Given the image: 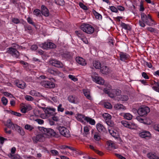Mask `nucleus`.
Here are the masks:
<instances>
[{"instance_id":"1","label":"nucleus","mask_w":159,"mask_h":159,"mask_svg":"<svg viewBox=\"0 0 159 159\" xmlns=\"http://www.w3.org/2000/svg\"><path fill=\"white\" fill-rule=\"evenodd\" d=\"M141 17L142 21L140 20L139 21V24L141 26L144 27L145 26V23L149 26H152L153 23L151 21H153L154 20L152 19L150 15L148 14L147 16L144 13H142L141 14Z\"/></svg>"},{"instance_id":"2","label":"nucleus","mask_w":159,"mask_h":159,"mask_svg":"<svg viewBox=\"0 0 159 159\" xmlns=\"http://www.w3.org/2000/svg\"><path fill=\"white\" fill-rule=\"evenodd\" d=\"M38 129L44 135H47L48 137L51 136L57 137L56 133L54 131L53 129H51L39 127Z\"/></svg>"},{"instance_id":"3","label":"nucleus","mask_w":159,"mask_h":159,"mask_svg":"<svg viewBox=\"0 0 159 159\" xmlns=\"http://www.w3.org/2000/svg\"><path fill=\"white\" fill-rule=\"evenodd\" d=\"M104 91L105 93L108 94V96L111 98H114L116 95H119L121 93V91L117 89H112L110 91L109 89H104Z\"/></svg>"},{"instance_id":"4","label":"nucleus","mask_w":159,"mask_h":159,"mask_svg":"<svg viewBox=\"0 0 159 159\" xmlns=\"http://www.w3.org/2000/svg\"><path fill=\"white\" fill-rule=\"evenodd\" d=\"M80 28L83 31L88 34H92L94 31V28L89 24H84L81 26Z\"/></svg>"},{"instance_id":"5","label":"nucleus","mask_w":159,"mask_h":159,"mask_svg":"<svg viewBox=\"0 0 159 159\" xmlns=\"http://www.w3.org/2000/svg\"><path fill=\"white\" fill-rule=\"evenodd\" d=\"M60 134L63 136L68 137L70 136V132L68 129L63 126L58 125L57 127Z\"/></svg>"},{"instance_id":"6","label":"nucleus","mask_w":159,"mask_h":159,"mask_svg":"<svg viewBox=\"0 0 159 159\" xmlns=\"http://www.w3.org/2000/svg\"><path fill=\"white\" fill-rule=\"evenodd\" d=\"M102 117L108 125L110 127H113L114 126V123L111 120V116L107 113H104L102 115Z\"/></svg>"},{"instance_id":"7","label":"nucleus","mask_w":159,"mask_h":159,"mask_svg":"<svg viewBox=\"0 0 159 159\" xmlns=\"http://www.w3.org/2000/svg\"><path fill=\"white\" fill-rule=\"evenodd\" d=\"M150 111V109L148 107L144 106L139 108L137 111L139 115L142 116L146 115Z\"/></svg>"},{"instance_id":"8","label":"nucleus","mask_w":159,"mask_h":159,"mask_svg":"<svg viewBox=\"0 0 159 159\" xmlns=\"http://www.w3.org/2000/svg\"><path fill=\"white\" fill-rule=\"evenodd\" d=\"M93 81L97 84L103 85L104 83V80L102 78L98 76V75L96 72H94L93 75L92 76Z\"/></svg>"},{"instance_id":"9","label":"nucleus","mask_w":159,"mask_h":159,"mask_svg":"<svg viewBox=\"0 0 159 159\" xmlns=\"http://www.w3.org/2000/svg\"><path fill=\"white\" fill-rule=\"evenodd\" d=\"M7 52L16 58H18L19 57V52L17 50L13 48L10 47L7 48Z\"/></svg>"},{"instance_id":"10","label":"nucleus","mask_w":159,"mask_h":159,"mask_svg":"<svg viewBox=\"0 0 159 159\" xmlns=\"http://www.w3.org/2000/svg\"><path fill=\"white\" fill-rule=\"evenodd\" d=\"M43 110L44 111L47 116L49 117L55 115L56 109L54 108L43 107Z\"/></svg>"},{"instance_id":"11","label":"nucleus","mask_w":159,"mask_h":159,"mask_svg":"<svg viewBox=\"0 0 159 159\" xmlns=\"http://www.w3.org/2000/svg\"><path fill=\"white\" fill-rule=\"evenodd\" d=\"M49 63L54 66L58 68H62L63 64L60 61L55 59H52L49 61Z\"/></svg>"},{"instance_id":"12","label":"nucleus","mask_w":159,"mask_h":159,"mask_svg":"<svg viewBox=\"0 0 159 159\" xmlns=\"http://www.w3.org/2000/svg\"><path fill=\"white\" fill-rule=\"evenodd\" d=\"M32 140L34 143H37L38 142H43L44 139V136L42 134H38L33 137Z\"/></svg>"},{"instance_id":"13","label":"nucleus","mask_w":159,"mask_h":159,"mask_svg":"<svg viewBox=\"0 0 159 159\" xmlns=\"http://www.w3.org/2000/svg\"><path fill=\"white\" fill-rule=\"evenodd\" d=\"M41 84L43 87L48 88H52L55 87V84L53 83L45 80L42 81Z\"/></svg>"},{"instance_id":"14","label":"nucleus","mask_w":159,"mask_h":159,"mask_svg":"<svg viewBox=\"0 0 159 159\" xmlns=\"http://www.w3.org/2000/svg\"><path fill=\"white\" fill-rule=\"evenodd\" d=\"M136 119L139 122L144 124L150 125L152 123V121L149 118L143 119L139 116L136 117Z\"/></svg>"},{"instance_id":"15","label":"nucleus","mask_w":159,"mask_h":159,"mask_svg":"<svg viewBox=\"0 0 159 159\" xmlns=\"http://www.w3.org/2000/svg\"><path fill=\"white\" fill-rule=\"evenodd\" d=\"M5 125L10 129H14L16 128V125H17V124H14L11 121L10 119H8L7 120Z\"/></svg>"},{"instance_id":"16","label":"nucleus","mask_w":159,"mask_h":159,"mask_svg":"<svg viewBox=\"0 0 159 159\" xmlns=\"http://www.w3.org/2000/svg\"><path fill=\"white\" fill-rule=\"evenodd\" d=\"M41 13L45 16H48L49 15V12L48 9L44 5H42L41 7Z\"/></svg>"},{"instance_id":"17","label":"nucleus","mask_w":159,"mask_h":159,"mask_svg":"<svg viewBox=\"0 0 159 159\" xmlns=\"http://www.w3.org/2000/svg\"><path fill=\"white\" fill-rule=\"evenodd\" d=\"M120 60L122 61H124L129 59V56L126 53L120 52Z\"/></svg>"},{"instance_id":"18","label":"nucleus","mask_w":159,"mask_h":159,"mask_svg":"<svg viewBox=\"0 0 159 159\" xmlns=\"http://www.w3.org/2000/svg\"><path fill=\"white\" fill-rule=\"evenodd\" d=\"M96 128L98 132L100 133L104 132L106 131L105 128L101 124H97L96 125Z\"/></svg>"},{"instance_id":"19","label":"nucleus","mask_w":159,"mask_h":159,"mask_svg":"<svg viewBox=\"0 0 159 159\" xmlns=\"http://www.w3.org/2000/svg\"><path fill=\"white\" fill-rule=\"evenodd\" d=\"M83 91L85 96L86 98L89 100H91L92 98L90 95V90L88 89H83Z\"/></svg>"},{"instance_id":"20","label":"nucleus","mask_w":159,"mask_h":159,"mask_svg":"<svg viewBox=\"0 0 159 159\" xmlns=\"http://www.w3.org/2000/svg\"><path fill=\"white\" fill-rule=\"evenodd\" d=\"M139 135L142 138H146L150 137L151 134L149 131L143 130L139 134Z\"/></svg>"},{"instance_id":"21","label":"nucleus","mask_w":159,"mask_h":159,"mask_svg":"<svg viewBox=\"0 0 159 159\" xmlns=\"http://www.w3.org/2000/svg\"><path fill=\"white\" fill-rule=\"evenodd\" d=\"M62 56V57L67 59H71L72 58L73 54L71 52H64Z\"/></svg>"},{"instance_id":"22","label":"nucleus","mask_w":159,"mask_h":159,"mask_svg":"<svg viewBox=\"0 0 159 159\" xmlns=\"http://www.w3.org/2000/svg\"><path fill=\"white\" fill-rule=\"evenodd\" d=\"M76 60L78 63L82 66H84L86 64L84 59L81 57H76Z\"/></svg>"},{"instance_id":"23","label":"nucleus","mask_w":159,"mask_h":159,"mask_svg":"<svg viewBox=\"0 0 159 159\" xmlns=\"http://www.w3.org/2000/svg\"><path fill=\"white\" fill-rule=\"evenodd\" d=\"M68 99L69 102L72 103H76L78 102L77 98L72 95L69 96Z\"/></svg>"},{"instance_id":"24","label":"nucleus","mask_w":159,"mask_h":159,"mask_svg":"<svg viewBox=\"0 0 159 159\" xmlns=\"http://www.w3.org/2000/svg\"><path fill=\"white\" fill-rule=\"evenodd\" d=\"M75 33L82 40H86V39L84 37V35L81 31H75Z\"/></svg>"},{"instance_id":"25","label":"nucleus","mask_w":159,"mask_h":159,"mask_svg":"<svg viewBox=\"0 0 159 159\" xmlns=\"http://www.w3.org/2000/svg\"><path fill=\"white\" fill-rule=\"evenodd\" d=\"M100 71L104 74H107L109 72V68L106 66H103L101 67Z\"/></svg>"},{"instance_id":"26","label":"nucleus","mask_w":159,"mask_h":159,"mask_svg":"<svg viewBox=\"0 0 159 159\" xmlns=\"http://www.w3.org/2000/svg\"><path fill=\"white\" fill-rule=\"evenodd\" d=\"M16 127L15 128L16 130L18 131V133L21 135L22 136L24 135L25 134V133L24 129H22L21 127L18 126V125H16Z\"/></svg>"},{"instance_id":"27","label":"nucleus","mask_w":159,"mask_h":159,"mask_svg":"<svg viewBox=\"0 0 159 159\" xmlns=\"http://www.w3.org/2000/svg\"><path fill=\"white\" fill-rule=\"evenodd\" d=\"M114 107L116 110H124L125 109V107L121 104H116L114 106Z\"/></svg>"},{"instance_id":"28","label":"nucleus","mask_w":159,"mask_h":159,"mask_svg":"<svg viewBox=\"0 0 159 159\" xmlns=\"http://www.w3.org/2000/svg\"><path fill=\"white\" fill-rule=\"evenodd\" d=\"M16 85L19 88L24 89L25 87V83L23 81L19 82L16 83Z\"/></svg>"},{"instance_id":"29","label":"nucleus","mask_w":159,"mask_h":159,"mask_svg":"<svg viewBox=\"0 0 159 159\" xmlns=\"http://www.w3.org/2000/svg\"><path fill=\"white\" fill-rule=\"evenodd\" d=\"M84 120L88 122H89L90 124L92 125H94L95 124V120L89 117H85Z\"/></svg>"},{"instance_id":"30","label":"nucleus","mask_w":159,"mask_h":159,"mask_svg":"<svg viewBox=\"0 0 159 159\" xmlns=\"http://www.w3.org/2000/svg\"><path fill=\"white\" fill-rule=\"evenodd\" d=\"M85 117L84 115L80 114H78L77 116L76 117V118L77 120L83 123L84 122L83 119L84 120V118Z\"/></svg>"},{"instance_id":"31","label":"nucleus","mask_w":159,"mask_h":159,"mask_svg":"<svg viewBox=\"0 0 159 159\" xmlns=\"http://www.w3.org/2000/svg\"><path fill=\"white\" fill-rule=\"evenodd\" d=\"M47 71L51 74L54 75H58L60 73L58 71L54 70L51 68L48 69Z\"/></svg>"},{"instance_id":"32","label":"nucleus","mask_w":159,"mask_h":159,"mask_svg":"<svg viewBox=\"0 0 159 159\" xmlns=\"http://www.w3.org/2000/svg\"><path fill=\"white\" fill-rule=\"evenodd\" d=\"M121 27L126 30H130L131 28L129 25L126 24L124 23L121 22L120 24Z\"/></svg>"},{"instance_id":"33","label":"nucleus","mask_w":159,"mask_h":159,"mask_svg":"<svg viewBox=\"0 0 159 159\" xmlns=\"http://www.w3.org/2000/svg\"><path fill=\"white\" fill-rule=\"evenodd\" d=\"M153 84L155 86H153L152 88L155 91L159 93V82H156L154 81Z\"/></svg>"},{"instance_id":"34","label":"nucleus","mask_w":159,"mask_h":159,"mask_svg":"<svg viewBox=\"0 0 159 159\" xmlns=\"http://www.w3.org/2000/svg\"><path fill=\"white\" fill-rule=\"evenodd\" d=\"M148 157L150 159H158V157L156 155L155 153H149L148 155Z\"/></svg>"},{"instance_id":"35","label":"nucleus","mask_w":159,"mask_h":159,"mask_svg":"<svg viewBox=\"0 0 159 159\" xmlns=\"http://www.w3.org/2000/svg\"><path fill=\"white\" fill-rule=\"evenodd\" d=\"M121 124L125 127L129 129H132L131 125L128 121L122 120L121 121Z\"/></svg>"},{"instance_id":"36","label":"nucleus","mask_w":159,"mask_h":159,"mask_svg":"<svg viewBox=\"0 0 159 159\" xmlns=\"http://www.w3.org/2000/svg\"><path fill=\"white\" fill-rule=\"evenodd\" d=\"M93 12L96 19L99 20H101L102 19L101 15L97 12L96 11L93 10Z\"/></svg>"},{"instance_id":"37","label":"nucleus","mask_w":159,"mask_h":159,"mask_svg":"<svg viewBox=\"0 0 159 159\" xmlns=\"http://www.w3.org/2000/svg\"><path fill=\"white\" fill-rule=\"evenodd\" d=\"M119 98L120 101H126L128 99V97L125 95H119Z\"/></svg>"},{"instance_id":"38","label":"nucleus","mask_w":159,"mask_h":159,"mask_svg":"<svg viewBox=\"0 0 159 159\" xmlns=\"http://www.w3.org/2000/svg\"><path fill=\"white\" fill-rule=\"evenodd\" d=\"M93 66L97 69H99L101 67V64L98 61H95L93 63Z\"/></svg>"},{"instance_id":"39","label":"nucleus","mask_w":159,"mask_h":159,"mask_svg":"<svg viewBox=\"0 0 159 159\" xmlns=\"http://www.w3.org/2000/svg\"><path fill=\"white\" fill-rule=\"evenodd\" d=\"M48 42H44L39 44V46L44 49H48Z\"/></svg>"},{"instance_id":"40","label":"nucleus","mask_w":159,"mask_h":159,"mask_svg":"<svg viewBox=\"0 0 159 159\" xmlns=\"http://www.w3.org/2000/svg\"><path fill=\"white\" fill-rule=\"evenodd\" d=\"M8 156L11 159H20V157L19 156L12 154L10 153L8 155Z\"/></svg>"},{"instance_id":"41","label":"nucleus","mask_w":159,"mask_h":159,"mask_svg":"<svg viewBox=\"0 0 159 159\" xmlns=\"http://www.w3.org/2000/svg\"><path fill=\"white\" fill-rule=\"evenodd\" d=\"M89 148L91 149L94 151L96 153L98 154V155L101 156H102L103 155V153L102 152L95 149L94 147L92 145H90L89 146Z\"/></svg>"},{"instance_id":"42","label":"nucleus","mask_w":159,"mask_h":159,"mask_svg":"<svg viewBox=\"0 0 159 159\" xmlns=\"http://www.w3.org/2000/svg\"><path fill=\"white\" fill-rule=\"evenodd\" d=\"M67 148L69 149L70 150L73 151H75V149L73 147H70L69 146H67V145H62L60 147L61 149H66V148Z\"/></svg>"},{"instance_id":"43","label":"nucleus","mask_w":159,"mask_h":159,"mask_svg":"<svg viewBox=\"0 0 159 159\" xmlns=\"http://www.w3.org/2000/svg\"><path fill=\"white\" fill-rule=\"evenodd\" d=\"M30 93L31 95L36 96H39L40 95V93H39L34 90H31L30 92Z\"/></svg>"},{"instance_id":"44","label":"nucleus","mask_w":159,"mask_h":159,"mask_svg":"<svg viewBox=\"0 0 159 159\" xmlns=\"http://www.w3.org/2000/svg\"><path fill=\"white\" fill-rule=\"evenodd\" d=\"M124 117L125 119L130 120L132 119V116L130 113H127L124 115Z\"/></svg>"},{"instance_id":"45","label":"nucleus","mask_w":159,"mask_h":159,"mask_svg":"<svg viewBox=\"0 0 159 159\" xmlns=\"http://www.w3.org/2000/svg\"><path fill=\"white\" fill-rule=\"evenodd\" d=\"M8 111V112L17 116H20L21 115V114L20 113L15 112L12 110H9Z\"/></svg>"},{"instance_id":"46","label":"nucleus","mask_w":159,"mask_h":159,"mask_svg":"<svg viewBox=\"0 0 159 159\" xmlns=\"http://www.w3.org/2000/svg\"><path fill=\"white\" fill-rule=\"evenodd\" d=\"M33 13L36 16H39L41 15V11L40 10L36 9L34 10Z\"/></svg>"},{"instance_id":"47","label":"nucleus","mask_w":159,"mask_h":159,"mask_svg":"<svg viewBox=\"0 0 159 159\" xmlns=\"http://www.w3.org/2000/svg\"><path fill=\"white\" fill-rule=\"evenodd\" d=\"M54 1L57 4L60 5H62L64 3V0H54Z\"/></svg>"},{"instance_id":"48","label":"nucleus","mask_w":159,"mask_h":159,"mask_svg":"<svg viewBox=\"0 0 159 159\" xmlns=\"http://www.w3.org/2000/svg\"><path fill=\"white\" fill-rule=\"evenodd\" d=\"M104 106L107 109H111L112 108L111 105L110 103L108 102L104 103Z\"/></svg>"},{"instance_id":"49","label":"nucleus","mask_w":159,"mask_h":159,"mask_svg":"<svg viewBox=\"0 0 159 159\" xmlns=\"http://www.w3.org/2000/svg\"><path fill=\"white\" fill-rule=\"evenodd\" d=\"M48 48H56V45L52 43L48 42Z\"/></svg>"},{"instance_id":"50","label":"nucleus","mask_w":159,"mask_h":159,"mask_svg":"<svg viewBox=\"0 0 159 159\" xmlns=\"http://www.w3.org/2000/svg\"><path fill=\"white\" fill-rule=\"evenodd\" d=\"M25 129L29 130L30 131H31L34 129L33 126L29 124H26L25 125Z\"/></svg>"},{"instance_id":"51","label":"nucleus","mask_w":159,"mask_h":159,"mask_svg":"<svg viewBox=\"0 0 159 159\" xmlns=\"http://www.w3.org/2000/svg\"><path fill=\"white\" fill-rule=\"evenodd\" d=\"M84 133H83V135L84 136H86V135L89 134V129L88 127L87 126H85L84 127Z\"/></svg>"},{"instance_id":"52","label":"nucleus","mask_w":159,"mask_h":159,"mask_svg":"<svg viewBox=\"0 0 159 159\" xmlns=\"http://www.w3.org/2000/svg\"><path fill=\"white\" fill-rule=\"evenodd\" d=\"M27 21L28 23L34 26H35V24L34 22L33 21L32 19L30 18V17H28L27 18Z\"/></svg>"},{"instance_id":"53","label":"nucleus","mask_w":159,"mask_h":159,"mask_svg":"<svg viewBox=\"0 0 159 159\" xmlns=\"http://www.w3.org/2000/svg\"><path fill=\"white\" fill-rule=\"evenodd\" d=\"M1 101L3 105L6 106L7 104L8 101L7 99L5 97H2L1 99Z\"/></svg>"},{"instance_id":"54","label":"nucleus","mask_w":159,"mask_h":159,"mask_svg":"<svg viewBox=\"0 0 159 159\" xmlns=\"http://www.w3.org/2000/svg\"><path fill=\"white\" fill-rule=\"evenodd\" d=\"M62 105L61 104H59L57 107V111H58L62 112L64 111V109L62 107Z\"/></svg>"},{"instance_id":"55","label":"nucleus","mask_w":159,"mask_h":159,"mask_svg":"<svg viewBox=\"0 0 159 159\" xmlns=\"http://www.w3.org/2000/svg\"><path fill=\"white\" fill-rule=\"evenodd\" d=\"M79 5L81 8L84 10H87L88 9L87 7L82 2H80L79 3Z\"/></svg>"},{"instance_id":"56","label":"nucleus","mask_w":159,"mask_h":159,"mask_svg":"<svg viewBox=\"0 0 159 159\" xmlns=\"http://www.w3.org/2000/svg\"><path fill=\"white\" fill-rule=\"evenodd\" d=\"M68 77L70 79H71L72 80L74 81H76L78 80L77 78L75 77V76L72 75H69Z\"/></svg>"},{"instance_id":"57","label":"nucleus","mask_w":159,"mask_h":159,"mask_svg":"<svg viewBox=\"0 0 159 159\" xmlns=\"http://www.w3.org/2000/svg\"><path fill=\"white\" fill-rule=\"evenodd\" d=\"M25 30V31L28 30L30 31L32 30V27L29 25H25L24 26Z\"/></svg>"},{"instance_id":"58","label":"nucleus","mask_w":159,"mask_h":159,"mask_svg":"<svg viewBox=\"0 0 159 159\" xmlns=\"http://www.w3.org/2000/svg\"><path fill=\"white\" fill-rule=\"evenodd\" d=\"M110 8L111 11L113 12L117 13L118 12L117 8H116L114 6H112L110 7Z\"/></svg>"},{"instance_id":"59","label":"nucleus","mask_w":159,"mask_h":159,"mask_svg":"<svg viewBox=\"0 0 159 159\" xmlns=\"http://www.w3.org/2000/svg\"><path fill=\"white\" fill-rule=\"evenodd\" d=\"M12 21L16 24H18L20 22V20L18 18H12Z\"/></svg>"},{"instance_id":"60","label":"nucleus","mask_w":159,"mask_h":159,"mask_svg":"<svg viewBox=\"0 0 159 159\" xmlns=\"http://www.w3.org/2000/svg\"><path fill=\"white\" fill-rule=\"evenodd\" d=\"M25 99L26 100L28 101H32L34 100V98L31 96L27 95L26 96Z\"/></svg>"},{"instance_id":"61","label":"nucleus","mask_w":159,"mask_h":159,"mask_svg":"<svg viewBox=\"0 0 159 159\" xmlns=\"http://www.w3.org/2000/svg\"><path fill=\"white\" fill-rule=\"evenodd\" d=\"M35 121L40 125H42L44 123V121L42 119H37L35 120Z\"/></svg>"},{"instance_id":"62","label":"nucleus","mask_w":159,"mask_h":159,"mask_svg":"<svg viewBox=\"0 0 159 159\" xmlns=\"http://www.w3.org/2000/svg\"><path fill=\"white\" fill-rule=\"evenodd\" d=\"M107 145L111 148H115V144L111 141L108 142L107 143Z\"/></svg>"},{"instance_id":"63","label":"nucleus","mask_w":159,"mask_h":159,"mask_svg":"<svg viewBox=\"0 0 159 159\" xmlns=\"http://www.w3.org/2000/svg\"><path fill=\"white\" fill-rule=\"evenodd\" d=\"M51 153L54 155H58L59 153L58 152L55 150H52L51 151Z\"/></svg>"},{"instance_id":"64","label":"nucleus","mask_w":159,"mask_h":159,"mask_svg":"<svg viewBox=\"0 0 159 159\" xmlns=\"http://www.w3.org/2000/svg\"><path fill=\"white\" fill-rule=\"evenodd\" d=\"M142 76L145 79H149L148 76L145 72H143L142 73Z\"/></svg>"}]
</instances>
